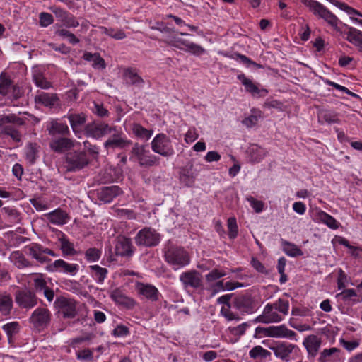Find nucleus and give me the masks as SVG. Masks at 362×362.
Instances as JSON below:
<instances>
[{"label": "nucleus", "instance_id": "40", "mask_svg": "<svg viewBox=\"0 0 362 362\" xmlns=\"http://www.w3.org/2000/svg\"><path fill=\"white\" fill-rule=\"evenodd\" d=\"M267 151L257 144H252L248 148V153L253 162H259L267 155Z\"/></svg>", "mask_w": 362, "mask_h": 362}, {"label": "nucleus", "instance_id": "29", "mask_svg": "<svg viewBox=\"0 0 362 362\" xmlns=\"http://www.w3.org/2000/svg\"><path fill=\"white\" fill-rule=\"evenodd\" d=\"M45 217L50 223L57 226L66 223L69 219L68 214L61 209H55L49 213L45 214Z\"/></svg>", "mask_w": 362, "mask_h": 362}, {"label": "nucleus", "instance_id": "9", "mask_svg": "<svg viewBox=\"0 0 362 362\" xmlns=\"http://www.w3.org/2000/svg\"><path fill=\"white\" fill-rule=\"evenodd\" d=\"M160 240V234L148 227L139 230L135 237V243L139 246L154 247L159 243Z\"/></svg>", "mask_w": 362, "mask_h": 362}, {"label": "nucleus", "instance_id": "21", "mask_svg": "<svg viewBox=\"0 0 362 362\" xmlns=\"http://www.w3.org/2000/svg\"><path fill=\"white\" fill-rule=\"evenodd\" d=\"M35 294L43 292L44 296L47 298L49 302L53 300L54 297V291L49 288L47 285V281L42 276V274H38L33 279V291Z\"/></svg>", "mask_w": 362, "mask_h": 362}, {"label": "nucleus", "instance_id": "35", "mask_svg": "<svg viewBox=\"0 0 362 362\" xmlns=\"http://www.w3.org/2000/svg\"><path fill=\"white\" fill-rule=\"evenodd\" d=\"M35 100L46 107H54L59 105V99L57 94L42 92L35 97Z\"/></svg>", "mask_w": 362, "mask_h": 362}, {"label": "nucleus", "instance_id": "22", "mask_svg": "<svg viewBox=\"0 0 362 362\" xmlns=\"http://www.w3.org/2000/svg\"><path fill=\"white\" fill-rule=\"evenodd\" d=\"M122 193V190L119 186L103 187L98 191V197L105 203H110Z\"/></svg>", "mask_w": 362, "mask_h": 362}, {"label": "nucleus", "instance_id": "5", "mask_svg": "<svg viewBox=\"0 0 362 362\" xmlns=\"http://www.w3.org/2000/svg\"><path fill=\"white\" fill-rule=\"evenodd\" d=\"M52 313L48 308H37L29 317V322L38 332L44 331L51 322Z\"/></svg>", "mask_w": 362, "mask_h": 362}, {"label": "nucleus", "instance_id": "23", "mask_svg": "<svg viewBox=\"0 0 362 362\" xmlns=\"http://www.w3.org/2000/svg\"><path fill=\"white\" fill-rule=\"evenodd\" d=\"M51 272H59L74 276L78 271V265L76 264H69L63 259L55 260L49 267Z\"/></svg>", "mask_w": 362, "mask_h": 362}, {"label": "nucleus", "instance_id": "51", "mask_svg": "<svg viewBox=\"0 0 362 362\" xmlns=\"http://www.w3.org/2000/svg\"><path fill=\"white\" fill-rule=\"evenodd\" d=\"M249 355L252 358L255 359L259 357L267 358L270 355V352L261 346H256L250 351Z\"/></svg>", "mask_w": 362, "mask_h": 362}, {"label": "nucleus", "instance_id": "6", "mask_svg": "<svg viewBox=\"0 0 362 362\" xmlns=\"http://www.w3.org/2000/svg\"><path fill=\"white\" fill-rule=\"evenodd\" d=\"M23 92L21 88L13 83L9 75L3 71L0 74V95L11 100H17L21 97Z\"/></svg>", "mask_w": 362, "mask_h": 362}, {"label": "nucleus", "instance_id": "52", "mask_svg": "<svg viewBox=\"0 0 362 362\" xmlns=\"http://www.w3.org/2000/svg\"><path fill=\"white\" fill-rule=\"evenodd\" d=\"M228 236L230 239H234L237 237L238 233V228L237 225L236 218L235 217H230L228 219Z\"/></svg>", "mask_w": 362, "mask_h": 362}, {"label": "nucleus", "instance_id": "46", "mask_svg": "<svg viewBox=\"0 0 362 362\" xmlns=\"http://www.w3.org/2000/svg\"><path fill=\"white\" fill-rule=\"evenodd\" d=\"M61 243V250L64 255H74L76 251L74 247V244L71 243L65 235L59 239Z\"/></svg>", "mask_w": 362, "mask_h": 362}, {"label": "nucleus", "instance_id": "45", "mask_svg": "<svg viewBox=\"0 0 362 362\" xmlns=\"http://www.w3.org/2000/svg\"><path fill=\"white\" fill-rule=\"evenodd\" d=\"M2 211L6 214L11 223H19L21 222V213L14 207L6 206L2 209Z\"/></svg>", "mask_w": 362, "mask_h": 362}, {"label": "nucleus", "instance_id": "49", "mask_svg": "<svg viewBox=\"0 0 362 362\" xmlns=\"http://www.w3.org/2000/svg\"><path fill=\"white\" fill-rule=\"evenodd\" d=\"M37 152H38V151H37L36 144L30 143L28 144L27 149H26L25 158H26V160L30 164H33L35 162Z\"/></svg>", "mask_w": 362, "mask_h": 362}, {"label": "nucleus", "instance_id": "27", "mask_svg": "<svg viewBox=\"0 0 362 362\" xmlns=\"http://www.w3.org/2000/svg\"><path fill=\"white\" fill-rule=\"evenodd\" d=\"M234 307L242 313H251L253 310V300L250 296L242 295L235 298Z\"/></svg>", "mask_w": 362, "mask_h": 362}, {"label": "nucleus", "instance_id": "59", "mask_svg": "<svg viewBox=\"0 0 362 362\" xmlns=\"http://www.w3.org/2000/svg\"><path fill=\"white\" fill-rule=\"evenodd\" d=\"M246 199L250 202V206L253 208L256 213H260L263 211L264 203L262 201L257 200L252 196H249Z\"/></svg>", "mask_w": 362, "mask_h": 362}, {"label": "nucleus", "instance_id": "60", "mask_svg": "<svg viewBox=\"0 0 362 362\" xmlns=\"http://www.w3.org/2000/svg\"><path fill=\"white\" fill-rule=\"evenodd\" d=\"M54 22L53 16L48 13L42 12L40 14V25L42 27H47Z\"/></svg>", "mask_w": 362, "mask_h": 362}, {"label": "nucleus", "instance_id": "19", "mask_svg": "<svg viewBox=\"0 0 362 362\" xmlns=\"http://www.w3.org/2000/svg\"><path fill=\"white\" fill-rule=\"evenodd\" d=\"M322 344V339L315 334H310L305 337L303 345L305 348L308 353V358H314Z\"/></svg>", "mask_w": 362, "mask_h": 362}, {"label": "nucleus", "instance_id": "10", "mask_svg": "<svg viewBox=\"0 0 362 362\" xmlns=\"http://www.w3.org/2000/svg\"><path fill=\"white\" fill-rule=\"evenodd\" d=\"M108 139L104 143V147L108 151L110 149L115 150L125 149L132 144V141L127 139L122 131L115 126V130Z\"/></svg>", "mask_w": 362, "mask_h": 362}, {"label": "nucleus", "instance_id": "11", "mask_svg": "<svg viewBox=\"0 0 362 362\" xmlns=\"http://www.w3.org/2000/svg\"><path fill=\"white\" fill-rule=\"evenodd\" d=\"M54 305L64 318L72 319L77 314L76 301L72 298L59 296L57 298Z\"/></svg>", "mask_w": 362, "mask_h": 362}, {"label": "nucleus", "instance_id": "3", "mask_svg": "<svg viewBox=\"0 0 362 362\" xmlns=\"http://www.w3.org/2000/svg\"><path fill=\"white\" fill-rule=\"evenodd\" d=\"M131 153L136 157L140 166L150 168L159 165L160 158L151 153L146 145L135 143Z\"/></svg>", "mask_w": 362, "mask_h": 362}, {"label": "nucleus", "instance_id": "2", "mask_svg": "<svg viewBox=\"0 0 362 362\" xmlns=\"http://www.w3.org/2000/svg\"><path fill=\"white\" fill-rule=\"evenodd\" d=\"M90 160L86 151H74L65 156L64 164L69 172H76L82 170L89 164Z\"/></svg>", "mask_w": 362, "mask_h": 362}, {"label": "nucleus", "instance_id": "55", "mask_svg": "<svg viewBox=\"0 0 362 362\" xmlns=\"http://www.w3.org/2000/svg\"><path fill=\"white\" fill-rule=\"evenodd\" d=\"M235 59H240V62L244 64L247 67H249L250 66L252 65L256 69H260L262 67L261 64H259L253 61H252L250 58L246 57L245 55H243L240 53H235L234 54Z\"/></svg>", "mask_w": 362, "mask_h": 362}, {"label": "nucleus", "instance_id": "50", "mask_svg": "<svg viewBox=\"0 0 362 362\" xmlns=\"http://www.w3.org/2000/svg\"><path fill=\"white\" fill-rule=\"evenodd\" d=\"M319 217L320 220L330 228H338V223L332 216L327 214L325 212L322 211L319 214Z\"/></svg>", "mask_w": 362, "mask_h": 362}, {"label": "nucleus", "instance_id": "17", "mask_svg": "<svg viewBox=\"0 0 362 362\" xmlns=\"http://www.w3.org/2000/svg\"><path fill=\"white\" fill-rule=\"evenodd\" d=\"M135 288L139 296L151 302L158 300L160 296L158 288L152 284L137 282Z\"/></svg>", "mask_w": 362, "mask_h": 362}, {"label": "nucleus", "instance_id": "41", "mask_svg": "<svg viewBox=\"0 0 362 362\" xmlns=\"http://www.w3.org/2000/svg\"><path fill=\"white\" fill-rule=\"evenodd\" d=\"M132 130L136 137L145 141H148L153 133L152 129H147L138 123H134L132 124Z\"/></svg>", "mask_w": 362, "mask_h": 362}, {"label": "nucleus", "instance_id": "7", "mask_svg": "<svg viewBox=\"0 0 362 362\" xmlns=\"http://www.w3.org/2000/svg\"><path fill=\"white\" fill-rule=\"evenodd\" d=\"M301 2L308 7L315 15L323 18L332 27H337L339 19L322 4L315 0H301Z\"/></svg>", "mask_w": 362, "mask_h": 362}, {"label": "nucleus", "instance_id": "63", "mask_svg": "<svg viewBox=\"0 0 362 362\" xmlns=\"http://www.w3.org/2000/svg\"><path fill=\"white\" fill-rule=\"evenodd\" d=\"M357 296L356 292L353 288L345 289L340 293L337 295V297H341L344 301H348L351 300L353 297Z\"/></svg>", "mask_w": 362, "mask_h": 362}, {"label": "nucleus", "instance_id": "26", "mask_svg": "<svg viewBox=\"0 0 362 362\" xmlns=\"http://www.w3.org/2000/svg\"><path fill=\"white\" fill-rule=\"evenodd\" d=\"M66 117L70 122L73 132L78 136L81 133L82 128L86 122V115L84 113H70Z\"/></svg>", "mask_w": 362, "mask_h": 362}, {"label": "nucleus", "instance_id": "39", "mask_svg": "<svg viewBox=\"0 0 362 362\" xmlns=\"http://www.w3.org/2000/svg\"><path fill=\"white\" fill-rule=\"evenodd\" d=\"M348 30L344 33L346 40L358 47L362 43V31L353 27H348Z\"/></svg>", "mask_w": 362, "mask_h": 362}, {"label": "nucleus", "instance_id": "58", "mask_svg": "<svg viewBox=\"0 0 362 362\" xmlns=\"http://www.w3.org/2000/svg\"><path fill=\"white\" fill-rule=\"evenodd\" d=\"M250 326L248 322H244L239 325L237 327H230L228 328L230 334L235 336H241L243 335L246 331V329Z\"/></svg>", "mask_w": 362, "mask_h": 362}, {"label": "nucleus", "instance_id": "28", "mask_svg": "<svg viewBox=\"0 0 362 362\" xmlns=\"http://www.w3.org/2000/svg\"><path fill=\"white\" fill-rule=\"evenodd\" d=\"M115 253L121 257H129L133 254L131 239L122 237L119 238L115 246Z\"/></svg>", "mask_w": 362, "mask_h": 362}, {"label": "nucleus", "instance_id": "12", "mask_svg": "<svg viewBox=\"0 0 362 362\" xmlns=\"http://www.w3.org/2000/svg\"><path fill=\"white\" fill-rule=\"evenodd\" d=\"M15 300L20 308L31 309L37 305L38 298L34 291L30 288H24L16 291Z\"/></svg>", "mask_w": 362, "mask_h": 362}, {"label": "nucleus", "instance_id": "44", "mask_svg": "<svg viewBox=\"0 0 362 362\" xmlns=\"http://www.w3.org/2000/svg\"><path fill=\"white\" fill-rule=\"evenodd\" d=\"M90 269L93 272V278L98 282L102 284L107 274L106 268L101 267L99 265H91L89 267Z\"/></svg>", "mask_w": 362, "mask_h": 362}, {"label": "nucleus", "instance_id": "20", "mask_svg": "<svg viewBox=\"0 0 362 362\" xmlns=\"http://www.w3.org/2000/svg\"><path fill=\"white\" fill-rule=\"evenodd\" d=\"M111 299L117 305L127 309H133L136 305V301L127 296L119 288H115L110 292Z\"/></svg>", "mask_w": 362, "mask_h": 362}, {"label": "nucleus", "instance_id": "14", "mask_svg": "<svg viewBox=\"0 0 362 362\" xmlns=\"http://www.w3.org/2000/svg\"><path fill=\"white\" fill-rule=\"evenodd\" d=\"M75 146V141L68 136L52 138L49 141V148L57 153H64L71 150Z\"/></svg>", "mask_w": 362, "mask_h": 362}, {"label": "nucleus", "instance_id": "64", "mask_svg": "<svg viewBox=\"0 0 362 362\" xmlns=\"http://www.w3.org/2000/svg\"><path fill=\"white\" fill-rule=\"evenodd\" d=\"M112 335L117 337H124L129 334V328L125 325H117L112 331Z\"/></svg>", "mask_w": 362, "mask_h": 362}, {"label": "nucleus", "instance_id": "15", "mask_svg": "<svg viewBox=\"0 0 362 362\" xmlns=\"http://www.w3.org/2000/svg\"><path fill=\"white\" fill-rule=\"evenodd\" d=\"M180 280L185 288L189 287L194 289L202 288V276L196 270L183 272L180 276Z\"/></svg>", "mask_w": 362, "mask_h": 362}, {"label": "nucleus", "instance_id": "8", "mask_svg": "<svg viewBox=\"0 0 362 362\" xmlns=\"http://www.w3.org/2000/svg\"><path fill=\"white\" fill-rule=\"evenodd\" d=\"M151 146L153 152L163 157H170L175 153L170 139L163 133L156 135Z\"/></svg>", "mask_w": 362, "mask_h": 362}, {"label": "nucleus", "instance_id": "56", "mask_svg": "<svg viewBox=\"0 0 362 362\" xmlns=\"http://www.w3.org/2000/svg\"><path fill=\"white\" fill-rule=\"evenodd\" d=\"M33 80L35 85L41 88L47 89L51 87V83L41 74H34Z\"/></svg>", "mask_w": 362, "mask_h": 362}, {"label": "nucleus", "instance_id": "48", "mask_svg": "<svg viewBox=\"0 0 362 362\" xmlns=\"http://www.w3.org/2000/svg\"><path fill=\"white\" fill-rule=\"evenodd\" d=\"M102 251L95 247L88 248L85 252V258L89 262H97L100 259Z\"/></svg>", "mask_w": 362, "mask_h": 362}, {"label": "nucleus", "instance_id": "30", "mask_svg": "<svg viewBox=\"0 0 362 362\" xmlns=\"http://www.w3.org/2000/svg\"><path fill=\"white\" fill-rule=\"evenodd\" d=\"M123 78L126 84L129 86H141L144 81L138 74L136 70L133 68H127L124 70Z\"/></svg>", "mask_w": 362, "mask_h": 362}, {"label": "nucleus", "instance_id": "36", "mask_svg": "<svg viewBox=\"0 0 362 362\" xmlns=\"http://www.w3.org/2000/svg\"><path fill=\"white\" fill-rule=\"evenodd\" d=\"M9 258L13 264L20 269L33 266V263L18 250L12 252Z\"/></svg>", "mask_w": 362, "mask_h": 362}, {"label": "nucleus", "instance_id": "24", "mask_svg": "<svg viewBox=\"0 0 362 362\" xmlns=\"http://www.w3.org/2000/svg\"><path fill=\"white\" fill-rule=\"evenodd\" d=\"M238 79L241 81L245 86V90L252 95H258L259 97H264L268 94V90L265 88L259 89V87L252 82V80L247 78L245 74L238 75Z\"/></svg>", "mask_w": 362, "mask_h": 362}, {"label": "nucleus", "instance_id": "31", "mask_svg": "<svg viewBox=\"0 0 362 362\" xmlns=\"http://www.w3.org/2000/svg\"><path fill=\"white\" fill-rule=\"evenodd\" d=\"M28 250V254L37 262L43 264L49 262L50 259L44 255L42 252V246L38 243H32L25 247Z\"/></svg>", "mask_w": 362, "mask_h": 362}, {"label": "nucleus", "instance_id": "62", "mask_svg": "<svg viewBox=\"0 0 362 362\" xmlns=\"http://www.w3.org/2000/svg\"><path fill=\"white\" fill-rule=\"evenodd\" d=\"M50 10L52 13H54L57 17V18L61 22H63L67 15L69 14V12L61 8L60 7L53 6L50 8Z\"/></svg>", "mask_w": 362, "mask_h": 362}, {"label": "nucleus", "instance_id": "1", "mask_svg": "<svg viewBox=\"0 0 362 362\" xmlns=\"http://www.w3.org/2000/svg\"><path fill=\"white\" fill-rule=\"evenodd\" d=\"M28 121L25 117H21L16 114L4 115L0 116V129L1 132L11 137L16 142L21 141V134L18 127L25 125Z\"/></svg>", "mask_w": 362, "mask_h": 362}, {"label": "nucleus", "instance_id": "33", "mask_svg": "<svg viewBox=\"0 0 362 362\" xmlns=\"http://www.w3.org/2000/svg\"><path fill=\"white\" fill-rule=\"evenodd\" d=\"M197 175V173L196 170L193 169L192 165L185 166L182 169L180 173V181L184 183L185 186L192 187L194 184Z\"/></svg>", "mask_w": 362, "mask_h": 362}, {"label": "nucleus", "instance_id": "53", "mask_svg": "<svg viewBox=\"0 0 362 362\" xmlns=\"http://www.w3.org/2000/svg\"><path fill=\"white\" fill-rule=\"evenodd\" d=\"M2 328L6 333L8 338H11L13 335L18 332L20 325L17 322H11L3 325Z\"/></svg>", "mask_w": 362, "mask_h": 362}, {"label": "nucleus", "instance_id": "34", "mask_svg": "<svg viewBox=\"0 0 362 362\" xmlns=\"http://www.w3.org/2000/svg\"><path fill=\"white\" fill-rule=\"evenodd\" d=\"M13 302L11 294L4 292L0 293V314L8 316L13 309Z\"/></svg>", "mask_w": 362, "mask_h": 362}, {"label": "nucleus", "instance_id": "42", "mask_svg": "<svg viewBox=\"0 0 362 362\" xmlns=\"http://www.w3.org/2000/svg\"><path fill=\"white\" fill-rule=\"evenodd\" d=\"M98 29L102 34L108 35L115 40H122L127 36L122 29L107 28L104 26H100Z\"/></svg>", "mask_w": 362, "mask_h": 362}, {"label": "nucleus", "instance_id": "16", "mask_svg": "<svg viewBox=\"0 0 362 362\" xmlns=\"http://www.w3.org/2000/svg\"><path fill=\"white\" fill-rule=\"evenodd\" d=\"M283 319V316L268 303L265 305L262 314L255 318L253 322L264 324L276 323L281 322Z\"/></svg>", "mask_w": 362, "mask_h": 362}, {"label": "nucleus", "instance_id": "32", "mask_svg": "<svg viewBox=\"0 0 362 362\" xmlns=\"http://www.w3.org/2000/svg\"><path fill=\"white\" fill-rule=\"evenodd\" d=\"M295 336V332L288 329L284 325L269 327V337L291 339Z\"/></svg>", "mask_w": 362, "mask_h": 362}, {"label": "nucleus", "instance_id": "57", "mask_svg": "<svg viewBox=\"0 0 362 362\" xmlns=\"http://www.w3.org/2000/svg\"><path fill=\"white\" fill-rule=\"evenodd\" d=\"M185 51L189 52L196 56H200L205 53V49L202 47L192 42H189Z\"/></svg>", "mask_w": 362, "mask_h": 362}, {"label": "nucleus", "instance_id": "18", "mask_svg": "<svg viewBox=\"0 0 362 362\" xmlns=\"http://www.w3.org/2000/svg\"><path fill=\"white\" fill-rule=\"evenodd\" d=\"M46 129L52 138L69 136L70 130L66 123L59 122L58 119H52L46 125Z\"/></svg>", "mask_w": 362, "mask_h": 362}, {"label": "nucleus", "instance_id": "43", "mask_svg": "<svg viewBox=\"0 0 362 362\" xmlns=\"http://www.w3.org/2000/svg\"><path fill=\"white\" fill-rule=\"evenodd\" d=\"M283 250L284 252L290 257H297L303 255V252L295 244L286 240H282Z\"/></svg>", "mask_w": 362, "mask_h": 362}, {"label": "nucleus", "instance_id": "13", "mask_svg": "<svg viewBox=\"0 0 362 362\" xmlns=\"http://www.w3.org/2000/svg\"><path fill=\"white\" fill-rule=\"evenodd\" d=\"M112 130H115V126H110L108 124L103 122H94L88 124L85 127L86 135L96 139L111 134Z\"/></svg>", "mask_w": 362, "mask_h": 362}, {"label": "nucleus", "instance_id": "25", "mask_svg": "<svg viewBox=\"0 0 362 362\" xmlns=\"http://www.w3.org/2000/svg\"><path fill=\"white\" fill-rule=\"evenodd\" d=\"M295 347L296 346L294 344L284 342L271 347V349L277 358L283 361L288 362L289 361L290 354Z\"/></svg>", "mask_w": 362, "mask_h": 362}, {"label": "nucleus", "instance_id": "54", "mask_svg": "<svg viewBox=\"0 0 362 362\" xmlns=\"http://www.w3.org/2000/svg\"><path fill=\"white\" fill-rule=\"evenodd\" d=\"M340 352V349L336 347H332L330 349H325L321 353L318 358V361L320 362H327V358L336 354Z\"/></svg>", "mask_w": 362, "mask_h": 362}, {"label": "nucleus", "instance_id": "47", "mask_svg": "<svg viewBox=\"0 0 362 362\" xmlns=\"http://www.w3.org/2000/svg\"><path fill=\"white\" fill-rule=\"evenodd\" d=\"M270 305L276 311L279 312L283 317L288 314L289 303L287 300L282 298H279L274 303H269Z\"/></svg>", "mask_w": 362, "mask_h": 362}, {"label": "nucleus", "instance_id": "4", "mask_svg": "<svg viewBox=\"0 0 362 362\" xmlns=\"http://www.w3.org/2000/svg\"><path fill=\"white\" fill-rule=\"evenodd\" d=\"M165 258L175 269L187 265L189 263L188 253L182 247L170 246L165 252Z\"/></svg>", "mask_w": 362, "mask_h": 362}, {"label": "nucleus", "instance_id": "37", "mask_svg": "<svg viewBox=\"0 0 362 362\" xmlns=\"http://www.w3.org/2000/svg\"><path fill=\"white\" fill-rule=\"evenodd\" d=\"M317 117L320 122H322V121L328 124H339L340 122L338 114L332 110H320Z\"/></svg>", "mask_w": 362, "mask_h": 362}, {"label": "nucleus", "instance_id": "38", "mask_svg": "<svg viewBox=\"0 0 362 362\" xmlns=\"http://www.w3.org/2000/svg\"><path fill=\"white\" fill-rule=\"evenodd\" d=\"M84 60L88 62H93V67L94 69H104L106 67L105 60L100 57L99 53L92 54L90 52H85L83 55Z\"/></svg>", "mask_w": 362, "mask_h": 362}, {"label": "nucleus", "instance_id": "61", "mask_svg": "<svg viewBox=\"0 0 362 362\" xmlns=\"http://www.w3.org/2000/svg\"><path fill=\"white\" fill-rule=\"evenodd\" d=\"M62 23L63 25L67 28H75L79 25L78 21L70 13H69V14Z\"/></svg>", "mask_w": 362, "mask_h": 362}]
</instances>
